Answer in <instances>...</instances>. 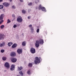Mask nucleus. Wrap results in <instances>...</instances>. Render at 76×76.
I'll use <instances>...</instances> for the list:
<instances>
[{
    "mask_svg": "<svg viewBox=\"0 0 76 76\" xmlns=\"http://www.w3.org/2000/svg\"><path fill=\"white\" fill-rule=\"evenodd\" d=\"M36 42L35 46L36 47H37V48L39 47V43L40 44H44V40L41 39H40L39 41L38 40H36Z\"/></svg>",
    "mask_w": 76,
    "mask_h": 76,
    "instance_id": "obj_1",
    "label": "nucleus"
},
{
    "mask_svg": "<svg viewBox=\"0 0 76 76\" xmlns=\"http://www.w3.org/2000/svg\"><path fill=\"white\" fill-rule=\"evenodd\" d=\"M35 60H34V62L36 64H38V63L39 64V63H40V60H41V58L39 57L38 58V57H37L35 58Z\"/></svg>",
    "mask_w": 76,
    "mask_h": 76,
    "instance_id": "obj_2",
    "label": "nucleus"
},
{
    "mask_svg": "<svg viewBox=\"0 0 76 76\" xmlns=\"http://www.w3.org/2000/svg\"><path fill=\"white\" fill-rule=\"evenodd\" d=\"M17 21L19 23H20L22 22L23 20L21 17L19 16L17 19Z\"/></svg>",
    "mask_w": 76,
    "mask_h": 76,
    "instance_id": "obj_3",
    "label": "nucleus"
},
{
    "mask_svg": "<svg viewBox=\"0 0 76 76\" xmlns=\"http://www.w3.org/2000/svg\"><path fill=\"white\" fill-rule=\"evenodd\" d=\"M30 52L32 54H34L35 53V49L34 48H31L30 49Z\"/></svg>",
    "mask_w": 76,
    "mask_h": 76,
    "instance_id": "obj_4",
    "label": "nucleus"
},
{
    "mask_svg": "<svg viewBox=\"0 0 76 76\" xmlns=\"http://www.w3.org/2000/svg\"><path fill=\"white\" fill-rule=\"evenodd\" d=\"M11 60L13 63H15V62L17 61V59L15 58H11Z\"/></svg>",
    "mask_w": 76,
    "mask_h": 76,
    "instance_id": "obj_5",
    "label": "nucleus"
},
{
    "mask_svg": "<svg viewBox=\"0 0 76 76\" xmlns=\"http://www.w3.org/2000/svg\"><path fill=\"white\" fill-rule=\"evenodd\" d=\"M17 52L19 54H22V50L20 49H18L17 50Z\"/></svg>",
    "mask_w": 76,
    "mask_h": 76,
    "instance_id": "obj_6",
    "label": "nucleus"
},
{
    "mask_svg": "<svg viewBox=\"0 0 76 76\" xmlns=\"http://www.w3.org/2000/svg\"><path fill=\"white\" fill-rule=\"evenodd\" d=\"M3 4L5 7H8V6L10 5V4L8 3L4 2L3 3Z\"/></svg>",
    "mask_w": 76,
    "mask_h": 76,
    "instance_id": "obj_7",
    "label": "nucleus"
},
{
    "mask_svg": "<svg viewBox=\"0 0 76 76\" xmlns=\"http://www.w3.org/2000/svg\"><path fill=\"white\" fill-rule=\"evenodd\" d=\"M4 38V35L2 34H0V40L3 39Z\"/></svg>",
    "mask_w": 76,
    "mask_h": 76,
    "instance_id": "obj_8",
    "label": "nucleus"
},
{
    "mask_svg": "<svg viewBox=\"0 0 76 76\" xmlns=\"http://www.w3.org/2000/svg\"><path fill=\"white\" fill-rule=\"evenodd\" d=\"M4 66L5 67H7V68H9L10 67V65H9V64L8 62H6L4 64Z\"/></svg>",
    "mask_w": 76,
    "mask_h": 76,
    "instance_id": "obj_9",
    "label": "nucleus"
},
{
    "mask_svg": "<svg viewBox=\"0 0 76 76\" xmlns=\"http://www.w3.org/2000/svg\"><path fill=\"white\" fill-rule=\"evenodd\" d=\"M10 70L12 71L14 70H15V65L12 64L11 65Z\"/></svg>",
    "mask_w": 76,
    "mask_h": 76,
    "instance_id": "obj_10",
    "label": "nucleus"
},
{
    "mask_svg": "<svg viewBox=\"0 0 76 76\" xmlns=\"http://www.w3.org/2000/svg\"><path fill=\"white\" fill-rule=\"evenodd\" d=\"M10 55L12 57H15L16 56V53L14 52H11L10 54Z\"/></svg>",
    "mask_w": 76,
    "mask_h": 76,
    "instance_id": "obj_11",
    "label": "nucleus"
},
{
    "mask_svg": "<svg viewBox=\"0 0 76 76\" xmlns=\"http://www.w3.org/2000/svg\"><path fill=\"white\" fill-rule=\"evenodd\" d=\"M22 69H23V67H22V66H21L20 67L19 66L18 67V70L19 71H20V70H22Z\"/></svg>",
    "mask_w": 76,
    "mask_h": 76,
    "instance_id": "obj_12",
    "label": "nucleus"
},
{
    "mask_svg": "<svg viewBox=\"0 0 76 76\" xmlns=\"http://www.w3.org/2000/svg\"><path fill=\"white\" fill-rule=\"evenodd\" d=\"M4 14H2L0 16V20H2L3 19V15Z\"/></svg>",
    "mask_w": 76,
    "mask_h": 76,
    "instance_id": "obj_13",
    "label": "nucleus"
},
{
    "mask_svg": "<svg viewBox=\"0 0 76 76\" xmlns=\"http://www.w3.org/2000/svg\"><path fill=\"white\" fill-rule=\"evenodd\" d=\"M17 45H17V44L15 43L12 46V47L13 48H15V47H17Z\"/></svg>",
    "mask_w": 76,
    "mask_h": 76,
    "instance_id": "obj_14",
    "label": "nucleus"
},
{
    "mask_svg": "<svg viewBox=\"0 0 76 76\" xmlns=\"http://www.w3.org/2000/svg\"><path fill=\"white\" fill-rule=\"evenodd\" d=\"M42 11L45 12H46V10H45V8L44 7H42V9H41Z\"/></svg>",
    "mask_w": 76,
    "mask_h": 76,
    "instance_id": "obj_15",
    "label": "nucleus"
},
{
    "mask_svg": "<svg viewBox=\"0 0 76 76\" xmlns=\"http://www.w3.org/2000/svg\"><path fill=\"white\" fill-rule=\"evenodd\" d=\"M11 45H13V43L12 42H9L8 43V45L9 47H11Z\"/></svg>",
    "mask_w": 76,
    "mask_h": 76,
    "instance_id": "obj_16",
    "label": "nucleus"
},
{
    "mask_svg": "<svg viewBox=\"0 0 76 76\" xmlns=\"http://www.w3.org/2000/svg\"><path fill=\"white\" fill-rule=\"evenodd\" d=\"M5 45V42H3L2 44H0V47H1Z\"/></svg>",
    "mask_w": 76,
    "mask_h": 76,
    "instance_id": "obj_17",
    "label": "nucleus"
},
{
    "mask_svg": "<svg viewBox=\"0 0 76 76\" xmlns=\"http://www.w3.org/2000/svg\"><path fill=\"white\" fill-rule=\"evenodd\" d=\"M28 66L30 67H32V64L29 63L28 65Z\"/></svg>",
    "mask_w": 76,
    "mask_h": 76,
    "instance_id": "obj_18",
    "label": "nucleus"
},
{
    "mask_svg": "<svg viewBox=\"0 0 76 76\" xmlns=\"http://www.w3.org/2000/svg\"><path fill=\"white\" fill-rule=\"evenodd\" d=\"M27 74L28 75H31V69H29L28 70L27 72Z\"/></svg>",
    "mask_w": 76,
    "mask_h": 76,
    "instance_id": "obj_19",
    "label": "nucleus"
},
{
    "mask_svg": "<svg viewBox=\"0 0 76 76\" xmlns=\"http://www.w3.org/2000/svg\"><path fill=\"white\" fill-rule=\"evenodd\" d=\"M38 9L39 10H41L42 9V6L41 5H39V6Z\"/></svg>",
    "mask_w": 76,
    "mask_h": 76,
    "instance_id": "obj_20",
    "label": "nucleus"
},
{
    "mask_svg": "<svg viewBox=\"0 0 76 76\" xmlns=\"http://www.w3.org/2000/svg\"><path fill=\"white\" fill-rule=\"evenodd\" d=\"M22 45L23 46H25L26 45V43H25V42H22Z\"/></svg>",
    "mask_w": 76,
    "mask_h": 76,
    "instance_id": "obj_21",
    "label": "nucleus"
},
{
    "mask_svg": "<svg viewBox=\"0 0 76 76\" xmlns=\"http://www.w3.org/2000/svg\"><path fill=\"white\" fill-rule=\"evenodd\" d=\"M19 73L21 76H23V73L22 72V71H20V72H19Z\"/></svg>",
    "mask_w": 76,
    "mask_h": 76,
    "instance_id": "obj_22",
    "label": "nucleus"
},
{
    "mask_svg": "<svg viewBox=\"0 0 76 76\" xmlns=\"http://www.w3.org/2000/svg\"><path fill=\"white\" fill-rule=\"evenodd\" d=\"M3 9V5H0V9Z\"/></svg>",
    "mask_w": 76,
    "mask_h": 76,
    "instance_id": "obj_23",
    "label": "nucleus"
},
{
    "mask_svg": "<svg viewBox=\"0 0 76 76\" xmlns=\"http://www.w3.org/2000/svg\"><path fill=\"white\" fill-rule=\"evenodd\" d=\"M4 27V25H2L0 26V28L1 29H3Z\"/></svg>",
    "mask_w": 76,
    "mask_h": 76,
    "instance_id": "obj_24",
    "label": "nucleus"
},
{
    "mask_svg": "<svg viewBox=\"0 0 76 76\" xmlns=\"http://www.w3.org/2000/svg\"><path fill=\"white\" fill-rule=\"evenodd\" d=\"M2 60H4V61H5L6 60V58L5 57H3L2 58Z\"/></svg>",
    "mask_w": 76,
    "mask_h": 76,
    "instance_id": "obj_25",
    "label": "nucleus"
},
{
    "mask_svg": "<svg viewBox=\"0 0 76 76\" xmlns=\"http://www.w3.org/2000/svg\"><path fill=\"white\" fill-rule=\"evenodd\" d=\"M11 22V21L10 20L8 19L7 20V23H10Z\"/></svg>",
    "mask_w": 76,
    "mask_h": 76,
    "instance_id": "obj_26",
    "label": "nucleus"
},
{
    "mask_svg": "<svg viewBox=\"0 0 76 76\" xmlns=\"http://www.w3.org/2000/svg\"><path fill=\"white\" fill-rule=\"evenodd\" d=\"M22 13H26V11L24 10H23L22 11Z\"/></svg>",
    "mask_w": 76,
    "mask_h": 76,
    "instance_id": "obj_27",
    "label": "nucleus"
},
{
    "mask_svg": "<svg viewBox=\"0 0 76 76\" xmlns=\"http://www.w3.org/2000/svg\"><path fill=\"white\" fill-rule=\"evenodd\" d=\"M3 22H4V20H1L0 21V25H1V23H2Z\"/></svg>",
    "mask_w": 76,
    "mask_h": 76,
    "instance_id": "obj_28",
    "label": "nucleus"
},
{
    "mask_svg": "<svg viewBox=\"0 0 76 76\" xmlns=\"http://www.w3.org/2000/svg\"><path fill=\"white\" fill-rule=\"evenodd\" d=\"M39 0H36L35 1V3H36V4L38 3V2H39Z\"/></svg>",
    "mask_w": 76,
    "mask_h": 76,
    "instance_id": "obj_29",
    "label": "nucleus"
},
{
    "mask_svg": "<svg viewBox=\"0 0 76 76\" xmlns=\"http://www.w3.org/2000/svg\"><path fill=\"white\" fill-rule=\"evenodd\" d=\"M39 32V29L38 28L37 30V33H38Z\"/></svg>",
    "mask_w": 76,
    "mask_h": 76,
    "instance_id": "obj_30",
    "label": "nucleus"
},
{
    "mask_svg": "<svg viewBox=\"0 0 76 76\" xmlns=\"http://www.w3.org/2000/svg\"><path fill=\"white\" fill-rule=\"evenodd\" d=\"M1 53H3L4 52V50H1Z\"/></svg>",
    "mask_w": 76,
    "mask_h": 76,
    "instance_id": "obj_31",
    "label": "nucleus"
},
{
    "mask_svg": "<svg viewBox=\"0 0 76 76\" xmlns=\"http://www.w3.org/2000/svg\"><path fill=\"white\" fill-rule=\"evenodd\" d=\"M12 9H16V7L14 5H13L12 7Z\"/></svg>",
    "mask_w": 76,
    "mask_h": 76,
    "instance_id": "obj_32",
    "label": "nucleus"
},
{
    "mask_svg": "<svg viewBox=\"0 0 76 76\" xmlns=\"http://www.w3.org/2000/svg\"><path fill=\"white\" fill-rule=\"evenodd\" d=\"M17 27V26L16 25H14L13 26L14 28H16Z\"/></svg>",
    "mask_w": 76,
    "mask_h": 76,
    "instance_id": "obj_33",
    "label": "nucleus"
},
{
    "mask_svg": "<svg viewBox=\"0 0 76 76\" xmlns=\"http://www.w3.org/2000/svg\"><path fill=\"white\" fill-rule=\"evenodd\" d=\"M12 17H13V18H15V15L14 14H12Z\"/></svg>",
    "mask_w": 76,
    "mask_h": 76,
    "instance_id": "obj_34",
    "label": "nucleus"
},
{
    "mask_svg": "<svg viewBox=\"0 0 76 76\" xmlns=\"http://www.w3.org/2000/svg\"><path fill=\"white\" fill-rule=\"evenodd\" d=\"M32 3L31 2L28 4V6H31V5H32Z\"/></svg>",
    "mask_w": 76,
    "mask_h": 76,
    "instance_id": "obj_35",
    "label": "nucleus"
},
{
    "mask_svg": "<svg viewBox=\"0 0 76 76\" xmlns=\"http://www.w3.org/2000/svg\"><path fill=\"white\" fill-rule=\"evenodd\" d=\"M28 26L29 28H31V27H32V25H29Z\"/></svg>",
    "mask_w": 76,
    "mask_h": 76,
    "instance_id": "obj_36",
    "label": "nucleus"
},
{
    "mask_svg": "<svg viewBox=\"0 0 76 76\" xmlns=\"http://www.w3.org/2000/svg\"><path fill=\"white\" fill-rule=\"evenodd\" d=\"M28 19H31V16H28Z\"/></svg>",
    "mask_w": 76,
    "mask_h": 76,
    "instance_id": "obj_37",
    "label": "nucleus"
},
{
    "mask_svg": "<svg viewBox=\"0 0 76 76\" xmlns=\"http://www.w3.org/2000/svg\"><path fill=\"white\" fill-rule=\"evenodd\" d=\"M19 0L20 2H23V0Z\"/></svg>",
    "mask_w": 76,
    "mask_h": 76,
    "instance_id": "obj_38",
    "label": "nucleus"
},
{
    "mask_svg": "<svg viewBox=\"0 0 76 76\" xmlns=\"http://www.w3.org/2000/svg\"><path fill=\"white\" fill-rule=\"evenodd\" d=\"M31 31H33L34 30V28H31Z\"/></svg>",
    "mask_w": 76,
    "mask_h": 76,
    "instance_id": "obj_39",
    "label": "nucleus"
},
{
    "mask_svg": "<svg viewBox=\"0 0 76 76\" xmlns=\"http://www.w3.org/2000/svg\"><path fill=\"white\" fill-rule=\"evenodd\" d=\"M3 0H0V2H1V1H3Z\"/></svg>",
    "mask_w": 76,
    "mask_h": 76,
    "instance_id": "obj_40",
    "label": "nucleus"
},
{
    "mask_svg": "<svg viewBox=\"0 0 76 76\" xmlns=\"http://www.w3.org/2000/svg\"><path fill=\"white\" fill-rule=\"evenodd\" d=\"M10 2H11L12 1V0H10Z\"/></svg>",
    "mask_w": 76,
    "mask_h": 76,
    "instance_id": "obj_41",
    "label": "nucleus"
}]
</instances>
